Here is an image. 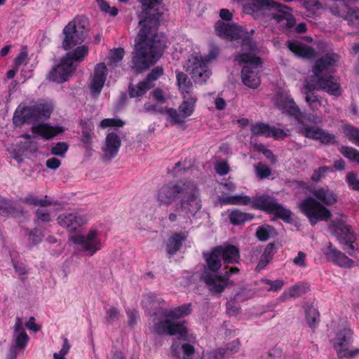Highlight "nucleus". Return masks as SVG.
Wrapping results in <instances>:
<instances>
[{
	"instance_id": "obj_45",
	"label": "nucleus",
	"mask_w": 359,
	"mask_h": 359,
	"mask_svg": "<svg viewBox=\"0 0 359 359\" xmlns=\"http://www.w3.org/2000/svg\"><path fill=\"white\" fill-rule=\"evenodd\" d=\"M191 304H184L181 306H179L173 310L167 311L163 313V315L167 318H180L182 317H184L189 313H190L191 311Z\"/></svg>"
},
{
	"instance_id": "obj_4",
	"label": "nucleus",
	"mask_w": 359,
	"mask_h": 359,
	"mask_svg": "<svg viewBox=\"0 0 359 359\" xmlns=\"http://www.w3.org/2000/svg\"><path fill=\"white\" fill-rule=\"evenodd\" d=\"M299 208L301 212L308 218L311 226L316 225L320 221H327L332 215L327 208L311 196L303 199Z\"/></svg>"
},
{
	"instance_id": "obj_3",
	"label": "nucleus",
	"mask_w": 359,
	"mask_h": 359,
	"mask_svg": "<svg viewBox=\"0 0 359 359\" xmlns=\"http://www.w3.org/2000/svg\"><path fill=\"white\" fill-rule=\"evenodd\" d=\"M88 21L83 16H77L63 29L65 39L62 47L65 50L82 43L88 35Z\"/></svg>"
},
{
	"instance_id": "obj_63",
	"label": "nucleus",
	"mask_w": 359,
	"mask_h": 359,
	"mask_svg": "<svg viewBox=\"0 0 359 359\" xmlns=\"http://www.w3.org/2000/svg\"><path fill=\"white\" fill-rule=\"evenodd\" d=\"M100 8L104 13H109L111 16H116L118 13V9L113 6L111 7L107 2L104 0H96Z\"/></svg>"
},
{
	"instance_id": "obj_30",
	"label": "nucleus",
	"mask_w": 359,
	"mask_h": 359,
	"mask_svg": "<svg viewBox=\"0 0 359 359\" xmlns=\"http://www.w3.org/2000/svg\"><path fill=\"white\" fill-rule=\"evenodd\" d=\"M32 131L34 134H38L45 139H50L58 133L62 132L60 127H51L46 124H39L32 127Z\"/></svg>"
},
{
	"instance_id": "obj_10",
	"label": "nucleus",
	"mask_w": 359,
	"mask_h": 359,
	"mask_svg": "<svg viewBox=\"0 0 359 359\" xmlns=\"http://www.w3.org/2000/svg\"><path fill=\"white\" fill-rule=\"evenodd\" d=\"M154 332L157 334L165 333L169 335L178 334L180 339L191 343H194L195 341V337L192 334H188L187 329L182 323L173 322L168 319L155 323Z\"/></svg>"
},
{
	"instance_id": "obj_35",
	"label": "nucleus",
	"mask_w": 359,
	"mask_h": 359,
	"mask_svg": "<svg viewBox=\"0 0 359 359\" xmlns=\"http://www.w3.org/2000/svg\"><path fill=\"white\" fill-rule=\"evenodd\" d=\"M88 53V46L82 45L76 47L72 51L68 52L65 56L67 60L74 65L75 62H81Z\"/></svg>"
},
{
	"instance_id": "obj_1",
	"label": "nucleus",
	"mask_w": 359,
	"mask_h": 359,
	"mask_svg": "<svg viewBox=\"0 0 359 359\" xmlns=\"http://www.w3.org/2000/svg\"><path fill=\"white\" fill-rule=\"evenodd\" d=\"M144 7L140 15L139 25L141 28L135 40L132 53L133 68L140 73L155 64L161 57L165 47L161 37L158 34L160 13L154 7L163 0H140Z\"/></svg>"
},
{
	"instance_id": "obj_42",
	"label": "nucleus",
	"mask_w": 359,
	"mask_h": 359,
	"mask_svg": "<svg viewBox=\"0 0 359 359\" xmlns=\"http://www.w3.org/2000/svg\"><path fill=\"white\" fill-rule=\"evenodd\" d=\"M0 214L3 216L12 215L17 216L18 215H22V211L18 212L16 210L14 203L9 200H1L0 201Z\"/></svg>"
},
{
	"instance_id": "obj_6",
	"label": "nucleus",
	"mask_w": 359,
	"mask_h": 359,
	"mask_svg": "<svg viewBox=\"0 0 359 359\" xmlns=\"http://www.w3.org/2000/svg\"><path fill=\"white\" fill-rule=\"evenodd\" d=\"M223 270L224 272L222 276L210 273L203 274V282L207 285L208 290L214 294L219 295L223 292L225 288L230 284V277L233 274L238 273L240 271L239 268L236 266L229 268L227 266H224Z\"/></svg>"
},
{
	"instance_id": "obj_61",
	"label": "nucleus",
	"mask_w": 359,
	"mask_h": 359,
	"mask_svg": "<svg viewBox=\"0 0 359 359\" xmlns=\"http://www.w3.org/2000/svg\"><path fill=\"white\" fill-rule=\"evenodd\" d=\"M262 282L266 285H270V288L268 291L270 292H278L280 290L284 285V281L281 279H277L275 280H271L269 279H263Z\"/></svg>"
},
{
	"instance_id": "obj_8",
	"label": "nucleus",
	"mask_w": 359,
	"mask_h": 359,
	"mask_svg": "<svg viewBox=\"0 0 359 359\" xmlns=\"http://www.w3.org/2000/svg\"><path fill=\"white\" fill-rule=\"evenodd\" d=\"M53 108L48 104H38L32 107H24L20 116H15L13 122L16 125L33 123L44 118H49Z\"/></svg>"
},
{
	"instance_id": "obj_38",
	"label": "nucleus",
	"mask_w": 359,
	"mask_h": 359,
	"mask_svg": "<svg viewBox=\"0 0 359 359\" xmlns=\"http://www.w3.org/2000/svg\"><path fill=\"white\" fill-rule=\"evenodd\" d=\"M341 131L349 142L359 147V128L347 123L341 126Z\"/></svg>"
},
{
	"instance_id": "obj_57",
	"label": "nucleus",
	"mask_w": 359,
	"mask_h": 359,
	"mask_svg": "<svg viewBox=\"0 0 359 359\" xmlns=\"http://www.w3.org/2000/svg\"><path fill=\"white\" fill-rule=\"evenodd\" d=\"M224 348L226 355L229 358L231 355L238 353L241 348V342L238 339L228 343Z\"/></svg>"
},
{
	"instance_id": "obj_44",
	"label": "nucleus",
	"mask_w": 359,
	"mask_h": 359,
	"mask_svg": "<svg viewBox=\"0 0 359 359\" xmlns=\"http://www.w3.org/2000/svg\"><path fill=\"white\" fill-rule=\"evenodd\" d=\"M184 101L179 107L180 112L184 114V116H190L194 108V104L196 101V97L195 96H187V97H183Z\"/></svg>"
},
{
	"instance_id": "obj_22",
	"label": "nucleus",
	"mask_w": 359,
	"mask_h": 359,
	"mask_svg": "<svg viewBox=\"0 0 359 359\" xmlns=\"http://www.w3.org/2000/svg\"><path fill=\"white\" fill-rule=\"evenodd\" d=\"M215 29L221 37L231 40H236L241 38V29L235 24L226 23L218 20L215 25Z\"/></svg>"
},
{
	"instance_id": "obj_14",
	"label": "nucleus",
	"mask_w": 359,
	"mask_h": 359,
	"mask_svg": "<svg viewBox=\"0 0 359 359\" xmlns=\"http://www.w3.org/2000/svg\"><path fill=\"white\" fill-rule=\"evenodd\" d=\"M76 69V65L63 57L60 63L48 74V79L56 83L66 81Z\"/></svg>"
},
{
	"instance_id": "obj_51",
	"label": "nucleus",
	"mask_w": 359,
	"mask_h": 359,
	"mask_svg": "<svg viewBox=\"0 0 359 359\" xmlns=\"http://www.w3.org/2000/svg\"><path fill=\"white\" fill-rule=\"evenodd\" d=\"M332 171L333 169L331 167L326 165L320 166L318 169L313 170L311 180L314 182H318L325 177L327 172Z\"/></svg>"
},
{
	"instance_id": "obj_20",
	"label": "nucleus",
	"mask_w": 359,
	"mask_h": 359,
	"mask_svg": "<svg viewBox=\"0 0 359 359\" xmlns=\"http://www.w3.org/2000/svg\"><path fill=\"white\" fill-rule=\"evenodd\" d=\"M316 78V83L319 88L331 95H341V88L337 79L332 76H322Z\"/></svg>"
},
{
	"instance_id": "obj_19",
	"label": "nucleus",
	"mask_w": 359,
	"mask_h": 359,
	"mask_svg": "<svg viewBox=\"0 0 359 359\" xmlns=\"http://www.w3.org/2000/svg\"><path fill=\"white\" fill-rule=\"evenodd\" d=\"M107 68L104 62L97 64L95 67L94 74L92 77L90 89L91 93L97 97L101 92L106 81Z\"/></svg>"
},
{
	"instance_id": "obj_26",
	"label": "nucleus",
	"mask_w": 359,
	"mask_h": 359,
	"mask_svg": "<svg viewBox=\"0 0 359 359\" xmlns=\"http://www.w3.org/2000/svg\"><path fill=\"white\" fill-rule=\"evenodd\" d=\"M276 202V200L274 197L262 194L252 197L251 207L255 210H259L269 214Z\"/></svg>"
},
{
	"instance_id": "obj_12",
	"label": "nucleus",
	"mask_w": 359,
	"mask_h": 359,
	"mask_svg": "<svg viewBox=\"0 0 359 359\" xmlns=\"http://www.w3.org/2000/svg\"><path fill=\"white\" fill-rule=\"evenodd\" d=\"M97 231L90 230L86 236L76 233L70 236L69 240L76 245L81 246V250L89 251L93 255L100 248V243L97 239Z\"/></svg>"
},
{
	"instance_id": "obj_64",
	"label": "nucleus",
	"mask_w": 359,
	"mask_h": 359,
	"mask_svg": "<svg viewBox=\"0 0 359 359\" xmlns=\"http://www.w3.org/2000/svg\"><path fill=\"white\" fill-rule=\"evenodd\" d=\"M223 348H219L208 353V359H228Z\"/></svg>"
},
{
	"instance_id": "obj_46",
	"label": "nucleus",
	"mask_w": 359,
	"mask_h": 359,
	"mask_svg": "<svg viewBox=\"0 0 359 359\" xmlns=\"http://www.w3.org/2000/svg\"><path fill=\"white\" fill-rule=\"evenodd\" d=\"M28 337L25 332H21L18 334L15 338V346H13L11 348L10 351V359H15L17 356V347L24 348L27 344Z\"/></svg>"
},
{
	"instance_id": "obj_53",
	"label": "nucleus",
	"mask_w": 359,
	"mask_h": 359,
	"mask_svg": "<svg viewBox=\"0 0 359 359\" xmlns=\"http://www.w3.org/2000/svg\"><path fill=\"white\" fill-rule=\"evenodd\" d=\"M23 201L28 204L34 206L46 207L51 204V203L47 200L40 199L34 195H29L26 196Z\"/></svg>"
},
{
	"instance_id": "obj_21",
	"label": "nucleus",
	"mask_w": 359,
	"mask_h": 359,
	"mask_svg": "<svg viewBox=\"0 0 359 359\" xmlns=\"http://www.w3.org/2000/svg\"><path fill=\"white\" fill-rule=\"evenodd\" d=\"M217 251L220 254L225 266L237 264L240 261V250L233 245H225L217 246Z\"/></svg>"
},
{
	"instance_id": "obj_15",
	"label": "nucleus",
	"mask_w": 359,
	"mask_h": 359,
	"mask_svg": "<svg viewBox=\"0 0 359 359\" xmlns=\"http://www.w3.org/2000/svg\"><path fill=\"white\" fill-rule=\"evenodd\" d=\"M323 253L327 261L340 267L351 268L354 264L353 259L348 257L330 242L324 248Z\"/></svg>"
},
{
	"instance_id": "obj_31",
	"label": "nucleus",
	"mask_w": 359,
	"mask_h": 359,
	"mask_svg": "<svg viewBox=\"0 0 359 359\" xmlns=\"http://www.w3.org/2000/svg\"><path fill=\"white\" fill-rule=\"evenodd\" d=\"M187 233H175L172 235L167 243V252L171 255L175 254L187 239Z\"/></svg>"
},
{
	"instance_id": "obj_24",
	"label": "nucleus",
	"mask_w": 359,
	"mask_h": 359,
	"mask_svg": "<svg viewBox=\"0 0 359 359\" xmlns=\"http://www.w3.org/2000/svg\"><path fill=\"white\" fill-rule=\"evenodd\" d=\"M58 224L66 227L69 232L74 231L79 226L86 222V219L83 216L73 214H62L57 217Z\"/></svg>"
},
{
	"instance_id": "obj_16",
	"label": "nucleus",
	"mask_w": 359,
	"mask_h": 359,
	"mask_svg": "<svg viewBox=\"0 0 359 359\" xmlns=\"http://www.w3.org/2000/svg\"><path fill=\"white\" fill-rule=\"evenodd\" d=\"M277 106L283 113L286 114L290 117H292L299 124L304 125L303 118H306V116H304L293 98L287 96L280 99L277 101Z\"/></svg>"
},
{
	"instance_id": "obj_36",
	"label": "nucleus",
	"mask_w": 359,
	"mask_h": 359,
	"mask_svg": "<svg viewBox=\"0 0 359 359\" xmlns=\"http://www.w3.org/2000/svg\"><path fill=\"white\" fill-rule=\"evenodd\" d=\"M273 210H271L269 214L273 215L276 217L282 219L285 223H291L292 222V212L290 209L285 208L280 203H278L277 201L273 205Z\"/></svg>"
},
{
	"instance_id": "obj_56",
	"label": "nucleus",
	"mask_w": 359,
	"mask_h": 359,
	"mask_svg": "<svg viewBox=\"0 0 359 359\" xmlns=\"http://www.w3.org/2000/svg\"><path fill=\"white\" fill-rule=\"evenodd\" d=\"M255 168L256 175L260 180L267 178L271 175V170L262 163H257Z\"/></svg>"
},
{
	"instance_id": "obj_33",
	"label": "nucleus",
	"mask_w": 359,
	"mask_h": 359,
	"mask_svg": "<svg viewBox=\"0 0 359 359\" xmlns=\"http://www.w3.org/2000/svg\"><path fill=\"white\" fill-rule=\"evenodd\" d=\"M254 217L253 214L243 212L238 209H233L229 213V219L231 224L235 226L244 224L246 222L253 219Z\"/></svg>"
},
{
	"instance_id": "obj_52",
	"label": "nucleus",
	"mask_w": 359,
	"mask_h": 359,
	"mask_svg": "<svg viewBox=\"0 0 359 359\" xmlns=\"http://www.w3.org/2000/svg\"><path fill=\"white\" fill-rule=\"evenodd\" d=\"M300 2L304 8L313 14L323 8L322 4L318 0H300Z\"/></svg>"
},
{
	"instance_id": "obj_48",
	"label": "nucleus",
	"mask_w": 359,
	"mask_h": 359,
	"mask_svg": "<svg viewBox=\"0 0 359 359\" xmlns=\"http://www.w3.org/2000/svg\"><path fill=\"white\" fill-rule=\"evenodd\" d=\"M125 51L122 48H114L111 50L109 55V66L116 67L123 58Z\"/></svg>"
},
{
	"instance_id": "obj_34",
	"label": "nucleus",
	"mask_w": 359,
	"mask_h": 359,
	"mask_svg": "<svg viewBox=\"0 0 359 359\" xmlns=\"http://www.w3.org/2000/svg\"><path fill=\"white\" fill-rule=\"evenodd\" d=\"M222 205H251L252 198L247 195H235L219 198Z\"/></svg>"
},
{
	"instance_id": "obj_50",
	"label": "nucleus",
	"mask_w": 359,
	"mask_h": 359,
	"mask_svg": "<svg viewBox=\"0 0 359 359\" xmlns=\"http://www.w3.org/2000/svg\"><path fill=\"white\" fill-rule=\"evenodd\" d=\"M274 230L271 225H262L258 226L256 231V236L260 241H266L270 237V233Z\"/></svg>"
},
{
	"instance_id": "obj_62",
	"label": "nucleus",
	"mask_w": 359,
	"mask_h": 359,
	"mask_svg": "<svg viewBox=\"0 0 359 359\" xmlns=\"http://www.w3.org/2000/svg\"><path fill=\"white\" fill-rule=\"evenodd\" d=\"M163 67H156L154 69H153L149 74H148L144 81L146 82H148V84H153V81H156L158 77H160L163 74Z\"/></svg>"
},
{
	"instance_id": "obj_25",
	"label": "nucleus",
	"mask_w": 359,
	"mask_h": 359,
	"mask_svg": "<svg viewBox=\"0 0 359 359\" xmlns=\"http://www.w3.org/2000/svg\"><path fill=\"white\" fill-rule=\"evenodd\" d=\"M121 144L119 136L115 133H109L105 139V145L104 148V156L110 159L118 152Z\"/></svg>"
},
{
	"instance_id": "obj_55",
	"label": "nucleus",
	"mask_w": 359,
	"mask_h": 359,
	"mask_svg": "<svg viewBox=\"0 0 359 359\" xmlns=\"http://www.w3.org/2000/svg\"><path fill=\"white\" fill-rule=\"evenodd\" d=\"M356 239L357 235L353 237V239L346 241L341 244L344 245L343 250L346 251V252L351 257H355V253L359 252L358 248L355 245Z\"/></svg>"
},
{
	"instance_id": "obj_40",
	"label": "nucleus",
	"mask_w": 359,
	"mask_h": 359,
	"mask_svg": "<svg viewBox=\"0 0 359 359\" xmlns=\"http://www.w3.org/2000/svg\"><path fill=\"white\" fill-rule=\"evenodd\" d=\"M153 87L154 84H148V82L143 81L136 86H130L129 95L131 97H138L144 95L147 91Z\"/></svg>"
},
{
	"instance_id": "obj_27",
	"label": "nucleus",
	"mask_w": 359,
	"mask_h": 359,
	"mask_svg": "<svg viewBox=\"0 0 359 359\" xmlns=\"http://www.w3.org/2000/svg\"><path fill=\"white\" fill-rule=\"evenodd\" d=\"M184 67L195 81L200 80L202 76V57L191 55Z\"/></svg>"
},
{
	"instance_id": "obj_11",
	"label": "nucleus",
	"mask_w": 359,
	"mask_h": 359,
	"mask_svg": "<svg viewBox=\"0 0 359 359\" xmlns=\"http://www.w3.org/2000/svg\"><path fill=\"white\" fill-rule=\"evenodd\" d=\"M299 134L326 146L339 144L337 137L333 133L316 126L306 125L304 122V125H302V127L299 129Z\"/></svg>"
},
{
	"instance_id": "obj_58",
	"label": "nucleus",
	"mask_w": 359,
	"mask_h": 359,
	"mask_svg": "<svg viewBox=\"0 0 359 359\" xmlns=\"http://www.w3.org/2000/svg\"><path fill=\"white\" fill-rule=\"evenodd\" d=\"M346 182L352 190L359 191V180L355 172H350L346 174Z\"/></svg>"
},
{
	"instance_id": "obj_37",
	"label": "nucleus",
	"mask_w": 359,
	"mask_h": 359,
	"mask_svg": "<svg viewBox=\"0 0 359 359\" xmlns=\"http://www.w3.org/2000/svg\"><path fill=\"white\" fill-rule=\"evenodd\" d=\"M305 100L310 109L313 111L321 106V101L318 96L313 92L312 86L306 84L304 86Z\"/></svg>"
},
{
	"instance_id": "obj_23",
	"label": "nucleus",
	"mask_w": 359,
	"mask_h": 359,
	"mask_svg": "<svg viewBox=\"0 0 359 359\" xmlns=\"http://www.w3.org/2000/svg\"><path fill=\"white\" fill-rule=\"evenodd\" d=\"M287 48L298 57L312 59L316 56V53L312 47L298 41H288Z\"/></svg>"
},
{
	"instance_id": "obj_32",
	"label": "nucleus",
	"mask_w": 359,
	"mask_h": 359,
	"mask_svg": "<svg viewBox=\"0 0 359 359\" xmlns=\"http://www.w3.org/2000/svg\"><path fill=\"white\" fill-rule=\"evenodd\" d=\"M203 257L205 258L208 269L212 272H217L222 266V257L218 251H217V246L212 250L210 253H203Z\"/></svg>"
},
{
	"instance_id": "obj_5",
	"label": "nucleus",
	"mask_w": 359,
	"mask_h": 359,
	"mask_svg": "<svg viewBox=\"0 0 359 359\" xmlns=\"http://www.w3.org/2000/svg\"><path fill=\"white\" fill-rule=\"evenodd\" d=\"M191 180L184 182H170L161 187L158 193V201L161 205L169 206L179 196L182 197L184 193L192 190L193 187L189 185Z\"/></svg>"
},
{
	"instance_id": "obj_43",
	"label": "nucleus",
	"mask_w": 359,
	"mask_h": 359,
	"mask_svg": "<svg viewBox=\"0 0 359 359\" xmlns=\"http://www.w3.org/2000/svg\"><path fill=\"white\" fill-rule=\"evenodd\" d=\"M271 126L265 123L257 122L250 127V131L253 136H264L269 137Z\"/></svg>"
},
{
	"instance_id": "obj_29",
	"label": "nucleus",
	"mask_w": 359,
	"mask_h": 359,
	"mask_svg": "<svg viewBox=\"0 0 359 359\" xmlns=\"http://www.w3.org/2000/svg\"><path fill=\"white\" fill-rule=\"evenodd\" d=\"M177 80L179 90L182 94L183 97H187V96L190 95L195 96L194 95V89L193 84L184 73L177 72Z\"/></svg>"
},
{
	"instance_id": "obj_59",
	"label": "nucleus",
	"mask_w": 359,
	"mask_h": 359,
	"mask_svg": "<svg viewBox=\"0 0 359 359\" xmlns=\"http://www.w3.org/2000/svg\"><path fill=\"white\" fill-rule=\"evenodd\" d=\"M339 151L345 158L349 159L351 161L355 159L356 155L359 152V151L356 149L349 146H341L339 149Z\"/></svg>"
},
{
	"instance_id": "obj_2",
	"label": "nucleus",
	"mask_w": 359,
	"mask_h": 359,
	"mask_svg": "<svg viewBox=\"0 0 359 359\" xmlns=\"http://www.w3.org/2000/svg\"><path fill=\"white\" fill-rule=\"evenodd\" d=\"M236 61L244 64L241 70L243 83L250 88H257L261 80L258 76V68L262 65L261 57L250 53H241L236 56Z\"/></svg>"
},
{
	"instance_id": "obj_18",
	"label": "nucleus",
	"mask_w": 359,
	"mask_h": 359,
	"mask_svg": "<svg viewBox=\"0 0 359 359\" xmlns=\"http://www.w3.org/2000/svg\"><path fill=\"white\" fill-rule=\"evenodd\" d=\"M332 234L337 238L340 244L353 239L356 233L353 231L352 226L346 224L342 220L333 222L330 226Z\"/></svg>"
},
{
	"instance_id": "obj_49",
	"label": "nucleus",
	"mask_w": 359,
	"mask_h": 359,
	"mask_svg": "<svg viewBox=\"0 0 359 359\" xmlns=\"http://www.w3.org/2000/svg\"><path fill=\"white\" fill-rule=\"evenodd\" d=\"M309 290V287L305 284L297 283L289 289V295L293 298H298L306 294Z\"/></svg>"
},
{
	"instance_id": "obj_47",
	"label": "nucleus",
	"mask_w": 359,
	"mask_h": 359,
	"mask_svg": "<svg viewBox=\"0 0 359 359\" xmlns=\"http://www.w3.org/2000/svg\"><path fill=\"white\" fill-rule=\"evenodd\" d=\"M319 312L313 306H309L306 310V320L309 327L313 329L317 327L319 322Z\"/></svg>"
},
{
	"instance_id": "obj_54",
	"label": "nucleus",
	"mask_w": 359,
	"mask_h": 359,
	"mask_svg": "<svg viewBox=\"0 0 359 359\" xmlns=\"http://www.w3.org/2000/svg\"><path fill=\"white\" fill-rule=\"evenodd\" d=\"M125 125V122L118 118H104L101 121L100 126L102 128H121Z\"/></svg>"
},
{
	"instance_id": "obj_9",
	"label": "nucleus",
	"mask_w": 359,
	"mask_h": 359,
	"mask_svg": "<svg viewBox=\"0 0 359 359\" xmlns=\"http://www.w3.org/2000/svg\"><path fill=\"white\" fill-rule=\"evenodd\" d=\"M353 341V332L350 328L344 327L338 331L333 339V347L339 358H352L359 354V348L350 350L347 348Z\"/></svg>"
},
{
	"instance_id": "obj_17",
	"label": "nucleus",
	"mask_w": 359,
	"mask_h": 359,
	"mask_svg": "<svg viewBox=\"0 0 359 359\" xmlns=\"http://www.w3.org/2000/svg\"><path fill=\"white\" fill-rule=\"evenodd\" d=\"M338 54L328 53L318 58L313 67L312 72L316 77L322 76L323 73L330 72L339 61Z\"/></svg>"
},
{
	"instance_id": "obj_28",
	"label": "nucleus",
	"mask_w": 359,
	"mask_h": 359,
	"mask_svg": "<svg viewBox=\"0 0 359 359\" xmlns=\"http://www.w3.org/2000/svg\"><path fill=\"white\" fill-rule=\"evenodd\" d=\"M312 194L318 201L326 205H334L337 201V194L329 189L320 187L314 189Z\"/></svg>"
},
{
	"instance_id": "obj_39",
	"label": "nucleus",
	"mask_w": 359,
	"mask_h": 359,
	"mask_svg": "<svg viewBox=\"0 0 359 359\" xmlns=\"http://www.w3.org/2000/svg\"><path fill=\"white\" fill-rule=\"evenodd\" d=\"M273 2L272 0H250L246 8L252 13H258L271 9Z\"/></svg>"
},
{
	"instance_id": "obj_7",
	"label": "nucleus",
	"mask_w": 359,
	"mask_h": 359,
	"mask_svg": "<svg viewBox=\"0 0 359 359\" xmlns=\"http://www.w3.org/2000/svg\"><path fill=\"white\" fill-rule=\"evenodd\" d=\"M189 185L193 187L192 190L184 193L181 197L180 205H176L175 208V211H180V212L184 213V217L195 216L201 208L198 186L191 180Z\"/></svg>"
},
{
	"instance_id": "obj_60",
	"label": "nucleus",
	"mask_w": 359,
	"mask_h": 359,
	"mask_svg": "<svg viewBox=\"0 0 359 359\" xmlns=\"http://www.w3.org/2000/svg\"><path fill=\"white\" fill-rule=\"evenodd\" d=\"M256 49L257 45L250 37L245 36L243 38L241 43L242 51L250 52L249 53L252 54L251 53L255 51Z\"/></svg>"
},
{
	"instance_id": "obj_41",
	"label": "nucleus",
	"mask_w": 359,
	"mask_h": 359,
	"mask_svg": "<svg viewBox=\"0 0 359 359\" xmlns=\"http://www.w3.org/2000/svg\"><path fill=\"white\" fill-rule=\"evenodd\" d=\"M220 54V48L214 43L208 44V53L203 56V69L208 64L216 61Z\"/></svg>"
},
{
	"instance_id": "obj_13",
	"label": "nucleus",
	"mask_w": 359,
	"mask_h": 359,
	"mask_svg": "<svg viewBox=\"0 0 359 359\" xmlns=\"http://www.w3.org/2000/svg\"><path fill=\"white\" fill-rule=\"evenodd\" d=\"M271 8L276 10V13L271 14V18L277 23L281 24L285 20L286 22L283 23L282 25L285 26L287 30H290L295 26L296 19L289 6L274 1L272 3Z\"/></svg>"
}]
</instances>
